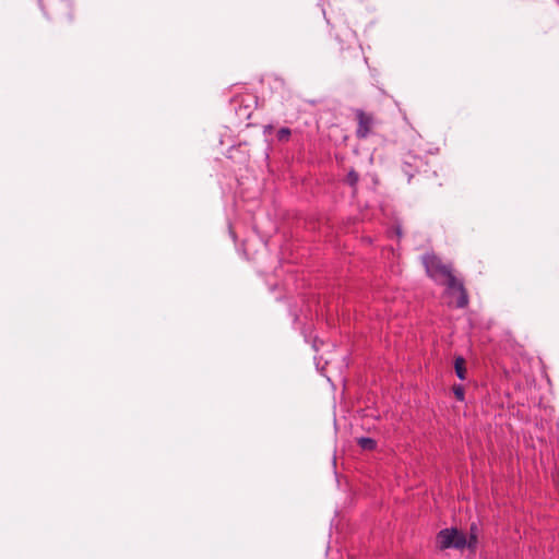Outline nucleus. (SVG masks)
<instances>
[{
	"label": "nucleus",
	"instance_id": "nucleus-1",
	"mask_svg": "<svg viewBox=\"0 0 559 559\" xmlns=\"http://www.w3.org/2000/svg\"><path fill=\"white\" fill-rule=\"evenodd\" d=\"M424 265L426 272L431 278L435 281L444 278L448 288L459 293L455 304L456 308H465L468 305V295L463 282L453 275L452 267L450 265L442 263V261L433 254H427L424 257Z\"/></svg>",
	"mask_w": 559,
	"mask_h": 559
},
{
	"label": "nucleus",
	"instance_id": "nucleus-2",
	"mask_svg": "<svg viewBox=\"0 0 559 559\" xmlns=\"http://www.w3.org/2000/svg\"><path fill=\"white\" fill-rule=\"evenodd\" d=\"M40 5L46 17L63 28L74 21L72 0H40Z\"/></svg>",
	"mask_w": 559,
	"mask_h": 559
},
{
	"label": "nucleus",
	"instance_id": "nucleus-3",
	"mask_svg": "<svg viewBox=\"0 0 559 559\" xmlns=\"http://www.w3.org/2000/svg\"><path fill=\"white\" fill-rule=\"evenodd\" d=\"M436 542L440 549H464L465 547L474 549L476 547V535H472L467 538V536L457 528H444L438 533Z\"/></svg>",
	"mask_w": 559,
	"mask_h": 559
},
{
	"label": "nucleus",
	"instance_id": "nucleus-4",
	"mask_svg": "<svg viewBox=\"0 0 559 559\" xmlns=\"http://www.w3.org/2000/svg\"><path fill=\"white\" fill-rule=\"evenodd\" d=\"M355 118L357 121L356 136L358 139H366L372 134L378 120L372 112H367L362 109H355Z\"/></svg>",
	"mask_w": 559,
	"mask_h": 559
},
{
	"label": "nucleus",
	"instance_id": "nucleus-5",
	"mask_svg": "<svg viewBox=\"0 0 559 559\" xmlns=\"http://www.w3.org/2000/svg\"><path fill=\"white\" fill-rule=\"evenodd\" d=\"M426 167L427 163L423 157L408 153L403 159L402 171L407 176L408 181H411L415 173L419 174Z\"/></svg>",
	"mask_w": 559,
	"mask_h": 559
},
{
	"label": "nucleus",
	"instance_id": "nucleus-6",
	"mask_svg": "<svg viewBox=\"0 0 559 559\" xmlns=\"http://www.w3.org/2000/svg\"><path fill=\"white\" fill-rule=\"evenodd\" d=\"M454 370L460 380L466 379V367L465 359L462 356H457L454 360Z\"/></svg>",
	"mask_w": 559,
	"mask_h": 559
},
{
	"label": "nucleus",
	"instance_id": "nucleus-7",
	"mask_svg": "<svg viewBox=\"0 0 559 559\" xmlns=\"http://www.w3.org/2000/svg\"><path fill=\"white\" fill-rule=\"evenodd\" d=\"M242 99H239V98H236L234 100L235 104H238L239 105V108L235 107V110H236V115L240 118V119H249L251 117V109H250V106L249 105H246V106H241L242 104Z\"/></svg>",
	"mask_w": 559,
	"mask_h": 559
},
{
	"label": "nucleus",
	"instance_id": "nucleus-8",
	"mask_svg": "<svg viewBox=\"0 0 559 559\" xmlns=\"http://www.w3.org/2000/svg\"><path fill=\"white\" fill-rule=\"evenodd\" d=\"M358 445L362 449V450H368V451H372L376 449L377 447V442L376 440H373L372 438H368V437H361L358 439L357 441Z\"/></svg>",
	"mask_w": 559,
	"mask_h": 559
},
{
	"label": "nucleus",
	"instance_id": "nucleus-9",
	"mask_svg": "<svg viewBox=\"0 0 559 559\" xmlns=\"http://www.w3.org/2000/svg\"><path fill=\"white\" fill-rule=\"evenodd\" d=\"M346 183L349 185L352 188L356 189V186L359 181V175L356 170L350 169L346 176L345 179Z\"/></svg>",
	"mask_w": 559,
	"mask_h": 559
},
{
	"label": "nucleus",
	"instance_id": "nucleus-10",
	"mask_svg": "<svg viewBox=\"0 0 559 559\" xmlns=\"http://www.w3.org/2000/svg\"><path fill=\"white\" fill-rule=\"evenodd\" d=\"M290 134H292L290 129H289V128L284 127V128H281V129L277 131L276 136H277V140H278L280 142H287V141L289 140V138H290Z\"/></svg>",
	"mask_w": 559,
	"mask_h": 559
},
{
	"label": "nucleus",
	"instance_id": "nucleus-11",
	"mask_svg": "<svg viewBox=\"0 0 559 559\" xmlns=\"http://www.w3.org/2000/svg\"><path fill=\"white\" fill-rule=\"evenodd\" d=\"M453 393L456 397V400L459 401H464V396H465V391H464V388L462 385H454L453 386Z\"/></svg>",
	"mask_w": 559,
	"mask_h": 559
},
{
	"label": "nucleus",
	"instance_id": "nucleus-12",
	"mask_svg": "<svg viewBox=\"0 0 559 559\" xmlns=\"http://www.w3.org/2000/svg\"><path fill=\"white\" fill-rule=\"evenodd\" d=\"M478 534V527L476 524H472L471 525V528H469V535L467 538H469L472 535H476L477 536Z\"/></svg>",
	"mask_w": 559,
	"mask_h": 559
},
{
	"label": "nucleus",
	"instance_id": "nucleus-13",
	"mask_svg": "<svg viewBox=\"0 0 559 559\" xmlns=\"http://www.w3.org/2000/svg\"><path fill=\"white\" fill-rule=\"evenodd\" d=\"M272 130V126H265L264 127V133H267Z\"/></svg>",
	"mask_w": 559,
	"mask_h": 559
}]
</instances>
